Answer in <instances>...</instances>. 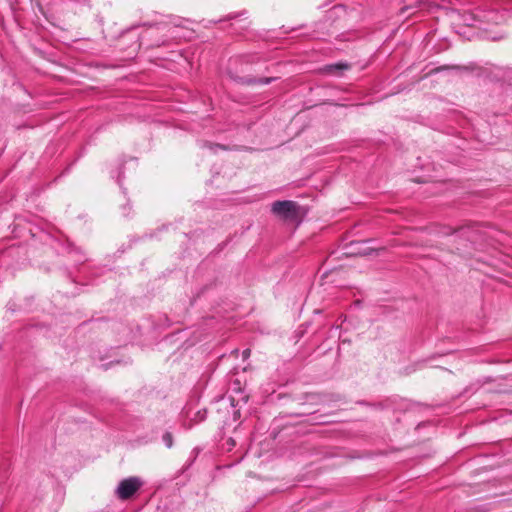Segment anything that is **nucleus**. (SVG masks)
<instances>
[{
    "mask_svg": "<svg viewBox=\"0 0 512 512\" xmlns=\"http://www.w3.org/2000/svg\"><path fill=\"white\" fill-rule=\"evenodd\" d=\"M207 146H208L210 149H212V150H213L214 148H222V149H224V146L219 145V144H215V145H213V144H207Z\"/></svg>",
    "mask_w": 512,
    "mask_h": 512,
    "instance_id": "6e6552de",
    "label": "nucleus"
},
{
    "mask_svg": "<svg viewBox=\"0 0 512 512\" xmlns=\"http://www.w3.org/2000/svg\"><path fill=\"white\" fill-rule=\"evenodd\" d=\"M275 77H263V78H255V77H239L238 81L242 84L246 85H255V84H270L275 81Z\"/></svg>",
    "mask_w": 512,
    "mask_h": 512,
    "instance_id": "20e7f679",
    "label": "nucleus"
},
{
    "mask_svg": "<svg viewBox=\"0 0 512 512\" xmlns=\"http://www.w3.org/2000/svg\"><path fill=\"white\" fill-rule=\"evenodd\" d=\"M457 233H459L461 236H465L468 240L473 241L475 239L474 233L475 230L472 226H462L458 230H456Z\"/></svg>",
    "mask_w": 512,
    "mask_h": 512,
    "instance_id": "39448f33",
    "label": "nucleus"
},
{
    "mask_svg": "<svg viewBox=\"0 0 512 512\" xmlns=\"http://www.w3.org/2000/svg\"><path fill=\"white\" fill-rule=\"evenodd\" d=\"M271 212L278 218L291 223L301 222V206L292 200L275 201L271 205Z\"/></svg>",
    "mask_w": 512,
    "mask_h": 512,
    "instance_id": "f257e3e1",
    "label": "nucleus"
},
{
    "mask_svg": "<svg viewBox=\"0 0 512 512\" xmlns=\"http://www.w3.org/2000/svg\"><path fill=\"white\" fill-rule=\"evenodd\" d=\"M162 440L167 448L173 446V436L170 432H165L162 436Z\"/></svg>",
    "mask_w": 512,
    "mask_h": 512,
    "instance_id": "423d86ee",
    "label": "nucleus"
},
{
    "mask_svg": "<svg viewBox=\"0 0 512 512\" xmlns=\"http://www.w3.org/2000/svg\"><path fill=\"white\" fill-rule=\"evenodd\" d=\"M142 481L138 477H129L120 481L116 495L121 500L131 498L141 487Z\"/></svg>",
    "mask_w": 512,
    "mask_h": 512,
    "instance_id": "f03ea898",
    "label": "nucleus"
},
{
    "mask_svg": "<svg viewBox=\"0 0 512 512\" xmlns=\"http://www.w3.org/2000/svg\"><path fill=\"white\" fill-rule=\"evenodd\" d=\"M371 251H372V249H370V248H364L362 250L359 249L357 251V253L361 254V255H368V254H370Z\"/></svg>",
    "mask_w": 512,
    "mask_h": 512,
    "instance_id": "0eeeda50",
    "label": "nucleus"
},
{
    "mask_svg": "<svg viewBox=\"0 0 512 512\" xmlns=\"http://www.w3.org/2000/svg\"><path fill=\"white\" fill-rule=\"evenodd\" d=\"M350 68V65L346 62H339L324 66L322 69L326 74L331 75H342V73Z\"/></svg>",
    "mask_w": 512,
    "mask_h": 512,
    "instance_id": "7ed1b4c3",
    "label": "nucleus"
},
{
    "mask_svg": "<svg viewBox=\"0 0 512 512\" xmlns=\"http://www.w3.org/2000/svg\"><path fill=\"white\" fill-rule=\"evenodd\" d=\"M249 355H250V350L249 349H246V350L243 351V357L244 358H247Z\"/></svg>",
    "mask_w": 512,
    "mask_h": 512,
    "instance_id": "1a4fd4ad",
    "label": "nucleus"
}]
</instances>
